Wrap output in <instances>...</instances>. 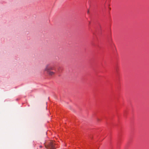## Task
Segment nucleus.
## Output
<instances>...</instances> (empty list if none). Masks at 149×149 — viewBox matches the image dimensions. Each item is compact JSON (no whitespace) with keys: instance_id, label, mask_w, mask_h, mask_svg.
I'll use <instances>...</instances> for the list:
<instances>
[{"instance_id":"1","label":"nucleus","mask_w":149,"mask_h":149,"mask_svg":"<svg viewBox=\"0 0 149 149\" xmlns=\"http://www.w3.org/2000/svg\"><path fill=\"white\" fill-rule=\"evenodd\" d=\"M55 145V144L53 142L50 141L47 146H46L45 147L47 149H56Z\"/></svg>"},{"instance_id":"2","label":"nucleus","mask_w":149,"mask_h":149,"mask_svg":"<svg viewBox=\"0 0 149 149\" xmlns=\"http://www.w3.org/2000/svg\"><path fill=\"white\" fill-rule=\"evenodd\" d=\"M54 70V67L53 66L50 65L49 64H47L46 65L44 70L46 72H48Z\"/></svg>"},{"instance_id":"3","label":"nucleus","mask_w":149,"mask_h":149,"mask_svg":"<svg viewBox=\"0 0 149 149\" xmlns=\"http://www.w3.org/2000/svg\"><path fill=\"white\" fill-rule=\"evenodd\" d=\"M47 73L49 75L52 76L54 74V72H53L51 71H49L48 72H47Z\"/></svg>"},{"instance_id":"4","label":"nucleus","mask_w":149,"mask_h":149,"mask_svg":"<svg viewBox=\"0 0 149 149\" xmlns=\"http://www.w3.org/2000/svg\"><path fill=\"white\" fill-rule=\"evenodd\" d=\"M40 147H42V146H40Z\"/></svg>"}]
</instances>
